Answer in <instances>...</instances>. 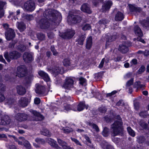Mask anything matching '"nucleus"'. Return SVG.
<instances>
[{
    "mask_svg": "<svg viewBox=\"0 0 149 149\" xmlns=\"http://www.w3.org/2000/svg\"><path fill=\"white\" fill-rule=\"evenodd\" d=\"M59 15L55 10L50 9L46 10L43 14L44 17L37 21L38 26L42 29L48 28L50 23L48 20L51 21L52 24H58L59 22L58 18Z\"/></svg>",
    "mask_w": 149,
    "mask_h": 149,
    "instance_id": "obj_1",
    "label": "nucleus"
},
{
    "mask_svg": "<svg viewBox=\"0 0 149 149\" xmlns=\"http://www.w3.org/2000/svg\"><path fill=\"white\" fill-rule=\"evenodd\" d=\"M118 120L115 121L111 126V132L112 135L114 136L118 135L122 131V123L120 118L119 116H118Z\"/></svg>",
    "mask_w": 149,
    "mask_h": 149,
    "instance_id": "obj_2",
    "label": "nucleus"
},
{
    "mask_svg": "<svg viewBox=\"0 0 149 149\" xmlns=\"http://www.w3.org/2000/svg\"><path fill=\"white\" fill-rule=\"evenodd\" d=\"M21 54L17 52L14 51L10 52L8 55V52L4 53V56L8 62H10V59H16L20 57Z\"/></svg>",
    "mask_w": 149,
    "mask_h": 149,
    "instance_id": "obj_3",
    "label": "nucleus"
},
{
    "mask_svg": "<svg viewBox=\"0 0 149 149\" xmlns=\"http://www.w3.org/2000/svg\"><path fill=\"white\" fill-rule=\"evenodd\" d=\"M27 73L26 68L25 66L21 65L17 68L16 76L22 77L26 76Z\"/></svg>",
    "mask_w": 149,
    "mask_h": 149,
    "instance_id": "obj_4",
    "label": "nucleus"
},
{
    "mask_svg": "<svg viewBox=\"0 0 149 149\" xmlns=\"http://www.w3.org/2000/svg\"><path fill=\"white\" fill-rule=\"evenodd\" d=\"M35 5L34 2L29 0L26 2L24 4L23 9L26 11H32L35 9Z\"/></svg>",
    "mask_w": 149,
    "mask_h": 149,
    "instance_id": "obj_5",
    "label": "nucleus"
},
{
    "mask_svg": "<svg viewBox=\"0 0 149 149\" xmlns=\"http://www.w3.org/2000/svg\"><path fill=\"white\" fill-rule=\"evenodd\" d=\"M74 81L70 78H67L62 86V88L65 89H69L73 87Z\"/></svg>",
    "mask_w": 149,
    "mask_h": 149,
    "instance_id": "obj_6",
    "label": "nucleus"
},
{
    "mask_svg": "<svg viewBox=\"0 0 149 149\" xmlns=\"http://www.w3.org/2000/svg\"><path fill=\"white\" fill-rule=\"evenodd\" d=\"M28 118V117L27 115L24 113H18L15 116V118L17 121V124L18 123V122H21L25 121Z\"/></svg>",
    "mask_w": 149,
    "mask_h": 149,
    "instance_id": "obj_7",
    "label": "nucleus"
},
{
    "mask_svg": "<svg viewBox=\"0 0 149 149\" xmlns=\"http://www.w3.org/2000/svg\"><path fill=\"white\" fill-rule=\"evenodd\" d=\"M74 31L73 30L68 29L65 33L60 35L61 36L65 39L71 38L74 35Z\"/></svg>",
    "mask_w": 149,
    "mask_h": 149,
    "instance_id": "obj_8",
    "label": "nucleus"
},
{
    "mask_svg": "<svg viewBox=\"0 0 149 149\" xmlns=\"http://www.w3.org/2000/svg\"><path fill=\"white\" fill-rule=\"evenodd\" d=\"M15 34L14 31L11 29L7 30L5 33V36L6 39L8 40H10L14 38Z\"/></svg>",
    "mask_w": 149,
    "mask_h": 149,
    "instance_id": "obj_9",
    "label": "nucleus"
},
{
    "mask_svg": "<svg viewBox=\"0 0 149 149\" xmlns=\"http://www.w3.org/2000/svg\"><path fill=\"white\" fill-rule=\"evenodd\" d=\"M23 58L26 62H29L33 60V54L28 52H25L23 55Z\"/></svg>",
    "mask_w": 149,
    "mask_h": 149,
    "instance_id": "obj_10",
    "label": "nucleus"
},
{
    "mask_svg": "<svg viewBox=\"0 0 149 149\" xmlns=\"http://www.w3.org/2000/svg\"><path fill=\"white\" fill-rule=\"evenodd\" d=\"M11 120L9 117L7 115H5L1 117L0 120V124L6 125L9 124Z\"/></svg>",
    "mask_w": 149,
    "mask_h": 149,
    "instance_id": "obj_11",
    "label": "nucleus"
},
{
    "mask_svg": "<svg viewBox=\"0 0 149 149\" xmlns=\"http://www.w3.org/2000/svg\"><path fill=\"white\" fill-rule=\"evenodd\" d=\"M48 70L50 71L51 73L54 74L55 75H57L59 73L62 74L64 71L63 68L61 67H56L52 69L49 68Z\"/></svg>",
    "mask_w": 149,
    "mask_h": 149,
    "instance_id": "obj_12",
    "label": "nucleus"
},
{
    "mask_svg": "<svg viewBox=\"0 0 149 149\" xmlns=\"http://www.w3.org/2000/svg\"><path fill=\"white\" fill-rule=\"evenodd\" d=\"M6 2L0 0V18L4 16V10L3 8L6 7Z\"/></svg>",
    "mask_w": 149,
    "mask_h": 149,
    "instance_id": "obj_13",
    "label": "nucleus"
},
{
    "mask_svg": "<svg viewBox=\"0 0 149 149\" xmlns=\"http://www.w3.org/2000/svg\"><path fill=\"white\" fill-rule=\"evenodd\" d=\"M17 93L19 95H23L26 93V89L25 88L21 85H18L16 87Z\"/></svg>",
    "mask_w": 149,
    "mask_h": 149,
    "instance_id": "obj_14",
    "label": "nucleus"
},
{
    "mask_svg": "<svg viewBox=\"0 0 149 149\" xmlns=\"http://www.w3.org/2000/svg\"><path fill=\"white\" fill-rule=\"evenodd\" d=\"M36 93L39 94H43L44 93L45 91V88L44 87L40 86L38 84H36Z\"/></svg>",
    "mask_w": 149,
    "mask_h": 149,
    "instance_id": "obj_15",
    "label": "nucleus"
},
{
    "mask_svg": "<svg viewBox=\"0 0 149 149\" xmlns=\"http://www.w3.org/2000/svg\"><path fill=\"white\" fill-rule=\"evenodd\" d=\"M81 9L84 12L89 14L91 13H92L89 6L86 3L84 4L81 6Z\"/></svg>",
    "mask_w": 149,
    "mask_h": 149,
    "instance_id": "obj_16",
    "label": "nucleus"
},
{
    "mask_svg": "<svg viewBox=\"0 0 149 149\" xmlns=\"http://www.w3.org/2000/svg\"><path fill=\"white\" fill-rule=\"evenodd\" d=\"M28 99L25 97L21 98L18 102L19 104L21 106L23 107L26 106L28 105Z\"/></svg>",
    "mask_w": 149,
    "mask_h": 149,
    "instance_id": "obj_17",
    "label": "nucleus"
},
{
    "mask_svg": "<svg viewBox=\"0 0 149 149\" xmlns=\"http://www.w3.org/2000/svg\"><path fill=\"white\" fill-rule=\"evenodd\" d=\"M39 75L43 79L46 81H49L50 78L48 74L42 71H39L38 72Z\"/></svg>",
    "mask_w": 149,
    "mask_h": 149,
    "instance_id": "obj_18",
    "label": "nucleus"
},
{
    "mask_svg": "<svg viewBox=\"0 0 149 149\" xmlns=\"http://www.w3.org/2000/svg\"><path fill=\"white\" fill-rule=\"evenodd\" d=\"M128 6L130 11L131 12H140L141 11L140 8L134 5L129 4Z\"/></svg>",
    "mask_w": 149,
    "mask_h": 149,
    "instance_id": "obj_19",
    "label": "nucleus"
},
{
    "mask_svg": "<svg viewBox=\"0 0 149 149\" xmlns=\"http://www.w3.org/2000/svg\"><path fill=\"white\" fill-rule=\"evenodd\" d=\"M112 3L111 1H109L106 2L102 6V10L104 12L108 10L112 5Z\"/></svg>",
    "mask_w": 149,
    "mask_h": 149,
    "instance_id": "obj_20",
    "label": "nucleus"
},
{
    "mask_svg": "<svg viewBox=\"0 0 149 149\" xmlns=\"http://www.w3.org/2000/svg\"><path fill=\"white\" fill-rule=\"evenodd\" d=\"M134 31L135 33L139 37H142L143 33L140 28L138 26H135L134 29Z\"/></svg>",
    "mask_w": 149,
    "mask_h": 149,
    "instance_id": "obj_21",
    "label": "nucleus"
},
{
    "mask_svg": "<svg viewBox=\"0 0 149 149\" xmlns=\"http://www.w3.org/2000/svg\"><path fill=\"white\" fill-rule=\"evenodd\" d=\"M17 28L21 32L23 31L26 29V25L22 22H17Z\"/></svg>",
    "mask_w": 149,
    "mask_h": 149,
    "instance_id": "obj_22",
    "label": "nucleus"
},
{
    "mask_svg": "<svg viewBox=\"0 0 149 149\" xmlns=\"http://www.w3.org/2000/svg\"><path fill=\"white\" fill-rule=\"evenodd\" d=\"M118 50L123 53H125L127 52L128 49L126 45L122 44L119 45Z\"/></svg>",
    "mask_w": 149,
    "mask_h": 149,
    "instance_id": "obj_23",
    "label": "nucleus"
},
{
    "mask_svg": "<svg viewBox=\"0 0 149 149\" xmlns=\"http://www.w3.org/2000/svg\"><path fill=\"white\" fill-rule=\"evenodd\" d=\"M31 112L34 116H35L37 117L38 120H41L44 118V117L40 113L34 110H31Z\"/></svg>",
    "mask_w": 149,
    "mask_h": 149,
    "instance_id": "obj_24",
    "label": "nucleus"
},
{
    "mask_svg": "<svg viewBox=\"0 0 149 149\" xmlns=\"http://www.w3.org/2000/svg\"><path fill=\"white\" fill-rule=\"evenodd\" d=\"M124 18L123 14L120 12H118L116 15L115 20L117 21H121Z\"/></svg>",
    "mask_w": 149,
    "mask_h": 149,
    "instance_id": "obj_25",
    "label": "nucleus"
},
{
    "mask_svg": "<svg viewBox=\"0 0 149 149\" xmlns=\"http://www.w3.org/2000/svg\"><path fill=\"white\" fill-rule=\"evenodd\" d=\"M92 45V39L91 36H90L87 39V42L86 44V48L90 49Z\"/></svg>",
    "mask_w": 149,
    "mask_h": 149,
    "instance_id": "obj_26",
    "label": "nucleus"
},
{
    "mask_svg": "<svg viewBox=\"0 0 149 149\" xmlns=\"http://www.w3.org/2000/svg\"><path fill=\"white\" fill-rule=\"evenodd\" d=\"M88 107V106L85 105L84 102H81L78 106L77 110L78 111H80L82 110L84 108L87 109Z\"/></svg>",
    "mask_w": 149,
    "mask_h": 149,
    "instance_id": "obj_27",
    "label": "nucleus"
},
{
    "mask_svg": "<svg viewBox=\"0 0 149 149\" xmlns=\"http://www.w3.org/2000/svg\"><path fill=\"white\" fill-rule=\"evenodd\" d=\"M85 38L86 36L85 34L79 36L78 38L77 39L76 41L78 42L79 45H82Z\"/></svg>",
    "mask_w": 149,
    "mask_h": 149,
    "instance_id": "obj_28",
    "label": "nucleus"
},
{
    "mask_svg": "<svg viewBox=\"0 0 149 149\" xmlns=\"http://www.w3.org/2000/svg\"><path fill=\"white\" fill-rule=\"evenodd\" d=\"M46 141L51 146L54 147H55L57 144L56 141L51 138H47Z\"/></svg>",
    "mask_w": 149,
    "mask_h": 149,
    "instance_id": "obj_29",
    "label": "nucleus"
},
{
    "mask_svg": "<svg viewBox=\"0 0 149 149\" xmlns=\"http://www.w3.org/2000/svg\"><path fill=\"white\" fill-rule=\"evenodd\" d=\"M74 16L72 14H69L68 17L67 21L68 23L71 24L74 22Z\"/></svg>",
    "mask_w": 149,
    "mask_h": 149,
    "instance_id": "obj_30",
    "label": "nucleus"
},
{
    "mask_svg": "<svg viewBox=\"0 0 149 149\" xmlns=\"http://www.w3.org/2000/svg\"><path fill=\"white\" fill-rule=\"evenodd\" d=\"M91 28V26L89 24H84L82 26V29L84 31L90 30Z\"/></svg>",
    "mask_w": 149,
    "mask_h": 149,
    "instance_id": "obj_31",
    "label": "nucleus"
},
{
    "mask_svg": "<svg viewBox=\"0 0 149 149\" xmlns=\"http://www.w3.org/2000/svg\"><path fill=\"white\" fill-rule=\"evenodd\" d=\"M104 142L105 143L104 145L103 146L102 145L104 149H113L112 146L110 145L108 143L105 142Z\"/></svg>",
    "mask_w": 149,
    "mask_h": 149,
    "instance_id": "obj_32",
    "label": "nucleus"
},
{
    "mask_svg": "<svg viewBox=\"0 0 149 149\" xmlns=\"http://www.w3.org/2000/svg\"><path fill=\"white\" fill-rule=\"evenodd\" d=\"M127 130L130 135L133 137H134L135 136V134L134 131L130 127H128L127 128Z\"/></svg>",
    "mask_w": 149,
    "mask_h": 149,
    "instance_id": "obj_33",
    "label": "nucleus"
},
{
    "mask_svg": "<svg viewBox=\"0 0 149 149\" xmlns=\"http://www.w3.org/2000/svg\"><path fill=\"white\" fill-rule=\"evenodd\" d=\"M62 130L65 133H69L73 131L72 128L68 127H63Z\"/></svg>",
    "mask_w": 149,
    "mask_h": 149,
    "instance_id": "obj_34",
    "label": "nucleus"
},
{
    "mask_svg": "<svg viewBox=\"0 0 149 149\" xmlns=\"http://www.w3.org/2000/svg\"><path fill=\"white\" fill-rule=\"evenodd\" d=\"M2 78L0 75V92H3L5 90V87L4 85L1 83Z\"/></svg>",
    "mask_w": 149,
    "mask_h": 149,
    "instance_id": "obj_35",
    "label": "nucleus"
},
{
    "mask_svg": "<svg viewBox=\"0 0 149 149\" xmlns=\"http://www.w3.org/2000/svg\"><path fill=\"white\" fill-rule=\"evenodd\" d=\"M42 134L45 136H50L51 135L50 132L47 129L43 130L42 132Z\"/></svg>",
    "mask_w": 149,
    "mask_h": 149,
    "instance_id": "obj_36",
    "label": "nucleus"
},
{
    "mask_svg": "<svg viewBox=\"0 0 149 149\" xmlns=\"http://www.w3.org/2000/svg\"><path fill=\"white\" fill-rule=\"evenodd\" d=\"M88 125L92 127L93 129H95L96 131H99V129L98 126L95 124L92 123H88Z\"/></svg>",
    "mask_w": 149,
    "mask_h": 149,
    "instance_id": "obj_37",
    "label": "nucleus"
},
{
    "mask_svg": "<svg viewBox=\"0 0 149 149\" xmlns=\"http://www.w3.org/2000/svg\"><path fill=\"white\" fill-rule=\"evenodd\" d=\"M25 139L24 138L22 137H19V139L16 140V141L18 143L19 145H23V142L22 141L24 142Z\"/></svg>",
    "mask_w": 149,
    "mask_h": 149,
    "instance_id": "obj_38",
    "label": "nucleus"
},
{
    "mask_svg": "<svg viewBox=\"0 0 149 149\" xmlns=\"http://www.w3.org/2000/svg\"><path fill=\"white\" fill-rule=\"evenodd\" d=\"M83 136L84 138L87 141L88 143L90 144L89 145L88 144V145L91 148H93V146L92 144H91V142L89 137L86 135H84Z\"/></svg>",
    "mask_w": 149,
    "mask_h": 149,
    "instance_id": "obj_39",
    "label": "nucleus"
},
{
    "mask_svg": "<svg viewBox=\"0 0 149 149\" xmlns=\"http://www.w3.org/2000/svg\"><path fill=\"white\" fill-rule=\"evenodd\" d=\"M23 145L25 146L26 148L30 149L31 148V146L29 142L27 140L25 139L23 143Z\"/></svg>",
    "mask_w": 149,
    "mask_h": 149,
    "instance_id": "obj_40",
    "label": "nucleus"
},
{
    "mask_svg": "<svg viewBox=\"0 0 149 149\" xmlns=\"http://www.w3.org/2000/svg\"><path fill=\"white\" fill-rule=\"evenodd\" d=\"M108 131L109 130L107 128L105 127L104 128L102 132V134L104 136L106 137L108 135Z\"/></svg>",
    "mask_w": 149,
    "mask_h": 149,
    "instance_id": "obj_41",
    "label": "nucleus"
},
{
    "mask_svg": "<svg viewBox=\"0 0 149 149\" xmlns=\"http://www.w3.org/2000/svg\"><path fill=\"white\" fill-rule=\"evenodd\" d=\"M63 63L64 66H67L70 65V60L68 58L65 59L64 60Z\"/></svg>",
    "mask_w": 149,
    "mask_h": 149,
    "instance_id": "obj_42",
    "label": "nucleus"
},
{
    "mask_svg": "<svg viewBox=\"0 0 149 149\" xmlns=\"http://www.w3.org/2000/svg\"><path fill=\"white\" fill-rule=\"evenodd\" d=\"M35 141L37 143L40 144H42L45 143L44 140L40 138H37L36 139Z\"/></svg>",
    "mask_w": 149,
    "mask_h": 149,
    "instance_id": "obj_43",
    "label": "nucleus"
},
{
    "mask_svg": "<svg viewBox=\"0 0 149 149\" xmlns=\"http://www.w3.org/2000/svg\"><path fill=\"white\" fill-rule=\"evenodd\" d=\"M37 36L38 38L40 40H43L45 38V35L42 33H38L37 34Z\"/></svg>",
    "mask_w": 149,
    "mask_h": 149,
    "instance_id": "obj_44",
    "label": "nucleus"
},
{
    "mask_svg": "<svg viewBox=\"0 0 149 149\" xmlns=\"http://www.w3.org/2000/svg\"><path fill=\"white\" fill-rule=\"evenodd\" d=\"M79 83L82 85H84L86 83V79L82 77H81L79 78Z\"/></svg>",
    "mask_w": 149,
    "mask_h": 149,
    "instance_id": "obj_45",
    "label": "nucleus"
},
{
    "mask_svg": "<svg viewBox=\"0 0 149 149\" xmlns=\"http://www.w3.org/2000/svg\"><path fill=\"white\" fill-rule=\"evenodd\" d=\"M139 115L141 117L143 118H145L147 115H148V113L147 111H143L139 113Z\"/></svg>",
    "mask_w": 149,
    "mask_h": 149,
    "instance_id": "obj_46",
    "label": "nucleus"
},
{
    "mask_svg": "<svg viewBox=\"0 0 149 149\" xmlns=\"http://www.w3.org/2000/svg\"><path fill=\"white\" fill-rule=\"evenodd\" d=\"M64 107L65 109L67 111L72 109V106L67 104H64Z\"/></svg>",
    "mask_w": 149,
    "mask_h": 149,
    "instance_id": "obj_47",
    "label": "nucleus"
},
{
    "mask_svg": "<svg viewBox=\"0 0 149 149\" xmlns=\"http://www.w3.org/2000/svg\"><path fill=\"white\" fill-rule=\"evenodd\" d=\"M81 20V17L78 15H75V23L80 22Z\"/></svg>",
    "mask_w": 149,
    "mask_h": 149,
    "instance_id": "obj_48",
    "label": "nucleus"
},
{
    "mask_svg": "<svg viewBox=\"0 0 149 149\" xmlns=\"http://www.w3.org/2000/svg\"><path fill=\"white\" fill-rule=\"evenodd\" d=\"M108 21L106 19H104L100 20L98 22V23L99 24L105 25V24H107L108 22Z\"/></svg>",
    "mask_w": 149,
    "mask_h": 149,
    "instance_id": "obj_49",
    "label": "nucleus"
},
{
    "mask_svg": "<svg viewBox=\"0 0 149 149\" xmlns=\"http://www.w3.org/2000/svg\"><path fill=\"white\" fill-rule=\"evenodd\" d=\"M145 139L144 137L142 136H140L137 139L138 141L140 143H142L145 141Z\"/></svg>",
    "mask_w": 149,
    "mask_h": 149,
    "instance_id": "obj_50",
    "label": "nucleus"
},
{
    "mask_svg": "<svg viewBox=\"0 0 149 149\" xmlns=\"http://www.w3.org/2000/svg\"><path fill=\"white\" fill-rule=\"evenodd\" d=\"M18 49L22 52H24L26 49V47L24 45H21L18 47Z\"/></svg>",
    "mask_w": 149,
    "mask_h": 149,
    "instance_id": "obj_51",
    "label": "nucleus"
},
{
    "mask_svg": "<svg viewBox=\"0 0 149 149\" xmlns=\"http://www.w3.org/2000/svg\"><path fill=\"white\" fill-rule=\"evenodd\" d=\"M140 125L143 128H146L147 126V124L146 123L143 121L140 122Z\"/></svg>",
    "mask_w": 149,
    "mask_h": 149,
    "instance_id": "obj_52",
    "label": "nucleus"
},
{
    "mask_svg": "<svg viewBox=\"0 0 149 149\" xmlns=\"http://www.w3.org/2000/svg\"><path fill=\"white\" fill-rule=\"evenodd\" d=\"M133 83V79H131L130 80L128 81L126 84V86L129 87L131 85H132Z\"/></svg>",
    "mask_w": 149,
    "mask_h": 149,
    "instance_id": "obj_53",
    "label": "nucleus"
},
{
    "mask_svg": "<svg viewBox=\"0 0 149 149\" xmlns=\"http://www.w3.org/2000/svg\"><path fill=\"white\" fill-rule=\"evenodd\" d=\"M99 110L100 112L102 113H104L106 111L107 109L104 107H102L99 108Z\"/></svg>",
    "mask_w": 149,
    "mask_h": 149,
    "instance_id": "obj_54",
    "label": "nucleus"
},
{
    "mask_svg": "<svg viewBox=\"0 0 149 149\" xmlns=\"http://www.w3.org/2000/svg\"><path fill=\"white\" fill-rule=\"evenodd\" d=\"M105 59V58H104L102 59L98 67L99 68H102L103 67Z\"/></svg>",
    "mask_w": 149,
    "mask_h": 149,
    "instance_id": "obj_55",
    "label": "nucleus"
},
{
    "mask_svg": "<svg viewBox=\"0 0 149 149\" xmlns=\"http://www.w3.org/2000/svg\"><path fill=\"white\" fill-rule=\"evenodd\" d=\"M5 99V97L4 95L2 93H0V102H2Z\"/></svg>",
    "mask_w": 149,
    "mask_h": 149,
    "instance_id": "obj_56",
    "label": "nucleus"
},
{
    "mask_svg": "<svg viewBox=\"0 0 149 149\" xmlns=\"http://www.w3.org/2000/svg\"><path fill=\"white\" fill-rule=\"evenodd\" d=\"M26 19L28 20H31L33 19V17L32 15H26Z\"/></svg>",
    "mask_w": 149,
    "mask_h": 149,
    "instance_id": "obj_57",
    "label": "nucleus"
},
{
    "mask_svg": "<svg viewBox=\"0 0 149 149\" xmlns=\"http://www.w3.org/2000/svg\"><path fill=\"white\" fill-rule=\"evenodd\" d=\"M117 93V91H112L111 93H107L106 95L107 97L111 96L112 95H114Z\"/></svg>",
    "mask_w": 149,
    "mask_h": 149,
    "instance_id": "obj_58",
    "label": "nucleus"
},
{
    "mask_svg": "<svg viewBox=\"0 0 149 149\" xmlns=\"http://www.w3.org/2000/svg\"><path fill=\"white\" fill-rule=\"evenodd\" d=\"M40 99L39 98H36L34 99V102L36 104H39L40 102Z\"/></svg>",
    "mask_w": 149,
    "mask_h": 149,
    "instance_id": "obj_59",
    "label": "nucleus"
},
{
    "mask_svg": "<svg viewBox=\"0 0 149 149\" xmlns=\"http://www.w3.org/2000/svg\"><path fill=\"white\" fill-rule=\"evenodd\" d=\"M145 69V67L143 66H142L139 69V73H140L144 71Z\"/></svg>",
    "mask_w": 149,
    "mask_h": 149,
    "instance_id": "obj_60",
    "label": "nucleus"
},
{
    "mask_svg": "<svg viewBox=\"0 0 149 149\" xmlns=\"http://www.w3.org/2000/svg\"><path fill=\"white\" fill-rule=\"evenodd\" d=\"M132 75V74L131 72H129L127 73L124 76V78L126 79L128 78L131 77Z\"/></svg>",
    "mask_w": 149,
    "mask_h": 149,
    "instance_id": "obj_61",
    "label": "nucleus"
},
{
    "mask_svg": "<svg viewBox=\"0 0 149 149\" xmlns=\"http://www.w3.org/2000/svg\"><path fill=\"white\" fill-rule=\"evenodd\" d=\"M111 39L109 38L108 40V41L111 42L113 40H114L116 38V36H112V37H111Z\"/></svg>",
    "mask_w": 149,
    "mask_h": 149,
    "instance_id": "obj_62",
    "label": "nucleus"
},
{
    "mask_svg": "<svg viewBox=\"0 0 149 149\" xmlns=\"http://www.w3.org/2000/svg\"><path fill=\"white\" fill-rule=\"evenodd\" d=\"M131 63L132 64L136 65L137 63V60L136 59H134L132 60Z\"/></svg>",
    "mask_w": 149,
    "mask_h": 149,
    "instance_id": "obj_63",
    "label": "nucleus"
},
{
    "mask_svg": "<svg viewBox=\"0 0 149 149\" xmlns=\"http://www.w3.org/2000/svg\"><path fill=\"white\" fill-rule=\"evenodd\" d=\"M134 108L135 109L138 110L139 108V104L138 103H134Z\"/></svg>",
    "mask_w": 149,
    "mask_h": 149,
    "instance_id": "obj_64",
    "label": "nucleus"
}]
</instances>
